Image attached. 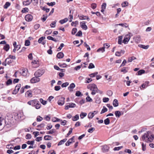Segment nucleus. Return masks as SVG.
<instances>
[{
    "mask_svg": "<svg viewBox=\"0 0 154 154\" xmlns=\"http://www.w3.org/2000/svg\"><path fill=\"white\" fill-rule=\"evenodd\" d=\"M95 66L94 64L92 63H90L88 67L89 69H92L94 68Z\"/></svg>",
    "mask_w": 154,
    "mask_h": 154,
    "instance_id": "54",
    "label": "nucleus"
},
{
    "mask_svg": "<svg viewBox=\"0 0 154 154\" xmlns=\"http://www.w3.org/2000/svg\"><path fill=\"white\" fill-rule=\"evenodd\" d=\"M128 3L126 1L124 2L122 4V5L123 7H125L126 6H128Z\"/></svg>",
    "mask_w": 154,
    "mask_h": 154,
    "instance_id": "34",
    "label": "nucleus"
},
{
    "mask_svg": "<svg viewBox=\"0 0 154 154\" xmlns=\"http://www.w3.org/2000/svg\"><path fill=\"white\" fill-rule=\"evenodd\" d=\"M27 69H24L22 70V71L20 72V73L23 76H26L27 74Z\"/></svg>",
    "mask_w": 154,
    "mask_h": 154,
    "instance_id": "19",
    "label": "nucleus"
},
{
    "mask_svg": "<svg viewBox=\"0 0 154 154\" xmlns=\"http://www.w3.org/2000/svg\"><path fill=\"white\" fill-rule=\"evenodd\" d=\"M74 137H73L69 139L68 141L66 143V146H69L70 144L72 143V142L74 140Z\"/></svg>",
    "mask_w": 154,
    "mask_h": 154,
    "instance_id": "15",
    "label": "nucleus"
},
{
    "mask_svg": "<svg viewBox=\"0 0 154 154\" xmlns=\"http://www.w3.org/2000/svg\"><path fill=\"white\" fill-rule=\"evenodd\" d=\"M26 143L28 144L33 145V144L34 143V140H32L31 141H27Z\"/></svg>",
    "mask_w": 154,
    "mask_h": 154,
    "instance_id": "59",
    "label": "nucleus"
},
{
    "mask_svg": "<svg viewBox=\"0 0 154 154\" xmlns=\"http://www.w3.org/2000/svg\"><path fill=\"white\" fill-rule=\"evenodd\" d=\"M57 56L59 59L62 58L63 57L64 54L63 52H60L57 54Z\"/></svg>",
    "mask_w": 154,
    "mask_h": 154,
    "instance_id": "18",
    "label": "nucleus"
},
{
    "mask_svg": "<svg viewBox=\"0 0 154 154\" xmlns=\"http://www.w3.org/2000/svg\"><path fill=\"white\" fill-rule=\"evenodd\" d=\"M84 45L85 46L86 48L87 49L88 51H90L91 50V48L85 42L84 43Z\"/></svg>",
    "mask_w": 154,
    "mask_h": 154,
    "instance_id": "52",
    "label": "nucleus"
},
{
    "mask_svg": "<svg viewBox=\"0 0 154 154\" xmlns=\"http://www.w3.org/2000/svg\"><path fill=\"white\" fill-rule=\"evenodd\" d=\"M113 105L114 107H117L119 105V103L118 100L115 99L114 100L113 102Z\"/></svg>",
    "mask_w": 154,
    "mask_h": 154,
    "instance_id": "20",
    "label": "nucleus"
},
{
    "mask_svg": "<svg viewBox=\"0 0 154 154\" xmlns=\"http://www.w3.org/2000/svg\"><path fill=\"white\" fill-rule=\"evenodd\" d=\"M11 5V4L9 2H7L4 6V8L7 9Z\"/></svg>",
    "mask_w": 154,
    "mask_h": 154,
    "instance_id": "32",
    "label": "nucleus"
},
{
    "mask_svg": "<svg viewBox=\"0 0 154 154\" xmlns=\"http://www.w3.org/2000/svg\"><path fill=\"white\" fill-rule=\"evenodd\" d=\"M68 20L67 18H66L64 19L61 20L59 21V23L61 24H62L66 22Z\"/></svg>",
    "mask_w": 154,
    "mask_h": 154,
    "instance_id": "23",
    "label": "nucleus"
},
{
    "mask_svg": "<svg viewBox=\"0 0 154 154\" xmlns=\"http://www.w3.org/2000/svg\"><path fill=\"white\" fill-rule=\"evenodd\" d=\"M32 137V136L31 134H27L26 136V138L27 139H30Z\"/></svg>",
    "mask_w": 154,
    "mask_h": 154,
    "instance_id": "56",
    "label": "nucleus"
},
{
    "mask_svg": "<svg viewBox=\"0 0 154 154\" xmlns=\"http://www.w3.org/2000/svg\"><path fill=\"white\" fill-rule=\"evenodd\" d=\"M126 67H123V68L121 70V71L122 72H123L124 73H125L127 72L128 71L126 69Z\"/></svg>",
    "mask_w": 154,
    "mask_h": 154,
    "instance_id": "60",
    "label": "nucleus"
},
{
    "mask_svg": "<svg viewBox=\"0 0 154 154\" xmlns=\"http://www.w3.org/2000/svg\"><path fill=\"white\" fill-rule=\"evenodd\" d=\"M75 87V84L74 83H72L68 87V89L70 92H72V89Z\"/></svg>",
    "mask_w": 154,
    "mask_h": 154,
    "instance_id": "13",
    "label": "nucleus"
},
{
    "mask_svg": "<svg viewBox=\"0 0 154 154\" xmlns=\"http://www.w3.org/2000/svg\"><path fill=\"white\" fill-rule=\"evenodd\" d=\"M45 72L44 69H38L34 73L35 76L38 77L41 76Z\"/></svg>",
    "mask_w": 154,
    "mask_h": 154,
    "instance_id": "4",
    "label": "nucleus"
},
{
    "mask_svg": "<svg viewBox=\"0 0 154 154\" xmlns=\"http://www.w3.org/2000/svg\"><path fill=\"white\" fill-rule=\"evenodd\" d=\"M40 101L43 105H45L47 104V101L44 100L42 98L40 99Z\"/></svg>",
    "mask_w": 154,
    "mask_h": 154,
    "instance_id": "36",
    "label": "nucleus"
},
{
    "mask_svg": "<svg viewBox=\"0 0 154 154\" xmlns=\"http://www.w3.org/2000/svg\"><path fill=\"white\" fill-rule=\"evenodd\" d=\"M82 32L80 30L76 34V36H82Z\"/></svg>",
    "mask_w": 154,
    "mask_h": 154,
    "instance_id": "51",
    "label": "nucleus"
},
{
    "mask_svg": "<svg viewBox=\"0 0 154 154\" xmlns=\"http://www.w3.org/2000/svg\"><path fill=\"white\" fill-rule=\"evenodd\" d=\"M82 64L81 65L78 66H77L75 67L74 69L76 71H77L79 69L81 68L82 67Z\"/></svg>",
    "mask_w": 154,
    "mask_h": 154,
    "instance_id": "58",
    "label": "nucleus"
},
{
    "mask_svg": "<svg viewBox=\"0 0 154 154\" xmlns=\"http://www.w3.org/2000/svg\"><path fill=\"white\" fill-rule=\"evenodd\" d=\"M67 140V139L65 138L63 139V140H61L60 142H59L58 143V146H60L63 144L64 143V142L66 141Z\"/></svg>",
    "mask_w": 154,
    "mask_h": 154,
    "instance_id": "25",
    "label": "nucleus"
},
{
    "mask_svg": "<svg viewBox=\"0 0 154 154\" xmlns=\"http://www.w3.org/2000/svg\"><path fill=\"white\" fill-rule=\"evenodd\" d=\"M65 98L61 97L58 101V104L60 106L63 105L65 103Z\"/></svg>",
    "mask_w": 154,
    "mask_h": 154,
    "instance_id": "5",
    "label": "nucleus"
},
{
    "mask_svg": "<svg viewBox=\"0 0 154 154\" xmlns=\"http://www.w3.org/2000/svg\"><path fill=\"white\" fill-rule=\"evenodd\" d=\"M107 94L109 96H111L112 94V92L110 90L107 91Z\"/></svg>",
    "mask_w": 154,
    "mask_h": 154,
    "instance_id": "64",
    "label": "nucleus"
},
{
    "mask_svg": "<svg viewBox=\"0 0 154 154\" xmlns=\"http://www.w3.org/2000/svg\"><path fill=\"white\" fill-rule=\"evenodd\" d=\"M154 139V135L150 131L146 132L142 135L140 138L141 140L146 142H152Z\"/></svg>",
    "mask_w": 154,
    "mask_h": 154,
    "instance_id": "1",
    "label": "nucleus"
},
{
    "mask_svg": "<svg viewBox=\"0 0 154 154\" xmlns=\"http://www.w3.org/2000/svg\"><path fill=\"white\" fill-rule=\"evenodd\" d=\"M109 147L107 145L103 146L102 148V151L104 152H107L109 150Z\"/></svg>",
    "mask_w": 154,
    "mask_h": 154,
    "instance_id": "16",
    "label": "nucleus"
},
{
    "mask_svg": "<svg viewBox=\"0 0 154 154\" xmlns=\"http://www.w3.org/2000/svg\"><path fill=\"white\" fill-rule=\"evenodd\" d=\"M12 83V81L11 79H9L6 82V84L7 85H8Z\"/></svg>",
    "mask_w": 154,
    "mask_h": 154,
    "instance_id": "50",
    "label": "nucleus"
},
{
    "mask_svg": "<svg viewBox=\"0 0 154 154\" xmlns=\"http://www.w3.org/2000/svg\"><path fill=\"white\" fill-rule=\"evenodd\" d=\"M52 32V31L50 29L47 30L45 32V33L47 35H49V34L51 33Z\"/></svg>",
    "mask_w": 154,
    "mask_h": 154,
    "instance_id": "62",
    "label": "nucleus"
},
{
    "mask_svg": "<svg viewBox=\"0 0 154 154\" xmlns=\"http://www.w3.org/2000/svg\"><path fill=\"white\" fill-rule=\"evenodd\" d=\"M56 22L55 21H54L52 22L50 24V26L51 27L54 28L55 26Z\"/></svg>",
    "mask_w": 154,
    "mask_h": 154,
    "instance_id": "63",
    "label": "nucleus"
},
{
    "mask_svg": "<svg viewBox=\"0 0 154 154\" xmlns=\"http://www.w3.org/2000/svg\"><path fill=\"white\" fill-rule=\"evenodd\" d=\"M56 4V3L55 2H51V3L48 2L47 3V4L49 6H53L54 5H55Z\"/></svg>",
    "mask_w": 154,
    "mask_h": 154,
    "instance_id": "46",
    "label": "nucleus"
},
{
    "mask_svg": "<svg viewBox=\"0 0 154 154\" xmlns=\"http://www.w3.org/2000/svg\"><path fill=\"white\" fill-rule=\"evenodd\" d=\"M81 94H82H82H81V93L79 91H77L75 93V95L76 96H78V97L80 96Z\"/></svg>",
    "mask_w": 154,
    "mask_h": 154,
    "instance_id": "55",
    "label": "nucleus"
},
{
    "mask_svg": "<svg viewBox=\"0 0 154 154\" xmlns=\"http://www.w3.org/2000/svg\"><path fill=\"white\" fill-rule=\"evenodd\" d=\"M105 51V49L103 47L99 48L97 51V52L101 51L102 52H103Z\"/></svg>",
    "mask_w": 154,
    "mask_h": 154,
    "instance_id": "43",
    "label": "nucleus"
},
{
    "mask_svg": "<svg viewBox=\"0 0 154 154\" xmlns=\"http://www.w3.org/2000/svg\"><path fill=\"white\" fill-rule=\"evenodd\" d=\"M52 138V137L50 135H46L44 137V139L45 140H51Z\"/></svg>",
    "mask_w": 154,
    "mask_h": 154,
    "instance_id": "27",
    "label": "nucleus"
},
{
    "mask_svg": "<svg viewBox=\"0 0 154 154\" xmlns=\"http://www.w3.org/2000/svg\"><path fill=\"white\" fill-rule=\"evenodd\" d=\"M21 85L20 84H18L16 86L15 89L19 91L20 88L21 87Z\"/></svg>",
    "mask_w": 154,
    "mask_h": 154,
    "instance_id": "41",
    "label": "nucleus"
},
{
    "mask_svg": "<svg viewBox=\"0 0 154 154\" xmlns=\"http://www.w3.org/2000/svg\"><path fill=\"white\" fill-rule=\"evenodd\" d=\"M104 124L106 125H108L110 123V120L108 118L104 120Z\"/></svg>",
    "mask_w": 154,
    "mask_h": 154,
    "instance_id": "35",
    "label": "nucleus"
},
{
    "mask_svg": "<svg viewBox=\"0 0 154 154\" xmlns=\"http://www.w3.org/2000/svg\"><path fill=\"white\" fill-rule=\"evenodd\" d=\"M26 97H27L30 98L32 96V94L31 91H29L26 92L25 94Z\"/></svg>",
    "mask_w": 154,
    "mask_h": 154,
    "instance_id": "10",
    "label": "nucleus"
},
{
    "mask_svg": "<svg viewBox=\"0 0 154 154\" xmlns=\"http://www.w3.org/2000/svg\"><path fill=\"white\" fill-rule=\"evenodd\" d=\"M87 115V114L85 112H82L80 114V116L81 118L82 119H83L84 117H85Z\"/></svg>",
    "mask_w": 154,
    "mask_h": 154,
    "instance_id": "31",
    "label": "nucleus"
},
{
    "mask_svg": "<svg viewBox=\"0 0 154 154\" xmlns=\"http://www.w3.org/2000/svg\"><path fill=\"white\" fill-rule=\"evenodd\" d=\"M36 76L32 78L30 80V82L32 83H34L39 82L40 81V79Z\"/></svg>",
    "mask_w": 154,
    "mask_h": 154,
    "instance_id": "6",
    "label": "nucleus"
},
{
    "mask_svg": "<svg viewBox=\"0 0 154 154\" xmlns=\"http://www.w3.org/2000/svg\"><path fill=\"white\" fill-rule=\"evenodd\" d=\"M77 31V29L76 28H73L72 31V35H74L75 34Z\"/></svg>",
    "mask_w": 154,
    "mask_h": 154,
    "instance_id": "48",
    "label": "nucleus"
},
{
    "mask_svg": "<svg viewBox=\"0 0 154 154\" xmlns=\"http://www.w3.org/2000/svg\"><path fill=\"white\" fill-rule=\"evenodd\" d=\"M134 41L137 43H139L141 40L140 37V36H137L134 37Z\"/></svg>",
    "mask_w": 154,
    "mask_h": 154,
    "instance_id": "11",
    "label": "nucleus"
},
{
    "mask_svg": "<svg viewBox=\"0 0 154 154\" xmlns=\"http://www.w3.org/2000/svg\"><path fill=\"white\" fill-rule=\"evenodd\" d=\"M136 59L135 57H131L129 58L128 59V62H131L133 60Z\"/></svg>",
    "mask_w": 154,
    "mask_h": 154,
    "instance_id": "38",
    "label": "nucleus"
},
{
    "mask_svg": "<svg viewBox=\"0 0 154 154\" xmlns=\"http://www.w3.org/2000/svg\"><path fill=\"white\" fill-rule=\"evenodd\" d=\"M69 83L68 82H66L63 83L61 85V87L62 88L65 87L69 85Z\"/></svg>",
    "mask_w": 154,
    "mask_h": 154,
    "instance_id": "49",
    "label": "nucleus"
},
{
    "mask_svg": "<svg viewBox=\"0 0 154 154\" xmlns=\"http://www.w3.org/2000/svg\"><path fill=\"white\" fill-rule=\"evenodd\" d=\"M123 114V112L122 113H121V112L119 111H115V115L116 117H118V118L121 115H122Z\"/></svg>",
    "mask_w": 154,
    "mask_h": 154,
    "instance_id": "17",
    "label": "nucleus"
},
{
    "mask_svg": "<svg viewBox=\"0 0 154 154\" xmlns=\"http://www.w3.org/2000/svg\"><path fill=\"white\" fill-rule=\"evenodd\" d=\"M81 26L83 29L86 30L87 29V26L85 24V23L84 21H83L80 23Z\"/></svg>",
    "mask_w": 154,
    "mask_h": 154,
    "instance_id": "14",
    "label": "nucleus"
},
{
    "mask_svg": "<svg viewBox=\"0 0 154 154\" xmlns=\"http://www.w3.org/2000/svg\"><path fill=\"white\" fill-rule=\"evenodd\" d=\"M10 48L9 45L8 44H6L4 46L3 49L6 51H8Z\"/></svg>",
    "mask_w": 154,
    "mask_h": 154,
    "instance_id": "29",
    "label": "nucleus"
},
{
    "mask_svg": "<svg viewBox=\"0 0 154 154\" xmlns=\"http://www.w3.org/2000/svg\"><path fill=\"white\" fill-rule=\"evenodd\" d=\"M79 115L77 114L75 116L72 117V120L74 121H76L79 119Z\"/></svg>",
    "mask_w": 154,
    "mask_h": 154,
    "instance_id": "26",
    "label": "nucleus"
},
{
    "mask_svg": "<svg viewBox=\"0 0 154 154\" xmlns=\"http://www.w3.org/2000/svg\"><path fill=\"white\" fill-rule=\"evenodd\" d=\"M97 74H98V72H96L94 73L90 74L89 75V76L91 77H95L96 75Z\"/></svg>",
    "mask_w": 154,
    "mask_h": 154,
    "instance_id": "57",
    "label": "nucleus"
},
{
    "mask_svg": "<svg viewBox=\"0 0 154 154\" xmlns=\"http://www.w3.org/2000/svg\"><path fill=\"white\" fill-rule=\"evenodd\" d=\"M45 37H42L40 38L38 40V42L39 43H41L42 42V41L45 39Z\"/></svg>",
    "mask_w": 154,
    "mask_h": 154,
    "instance_id": "44",
    "label": "nucleus"
},
{
    "mask_svg": "<svg viewBox=\"0 0 154 154\" xmlns=\"http://www.w3.org/2000/svg\"><path fill=\"white\" fill-rule=\"evenodd\" d=\"M45 124L44 123H42L41 124L38 125L37 126L38 127V128L37 129V130L38 131H40L41 130L42 128L44 127L45 126Z\"/></svg>",
    "mask_w": 154,
    "mask_h": 154,
    "instance_id": "24",
    "label": "nucleus"
},
{
    "mask_svg": "<svg viewBox=\"0 0 154 154\" xmlns=\"http://www.w3.org/2000/svg\"><path fill=\"white\" fill-rule=\"evenodd\" d=\"M5 62H7V63L9 64L11 63L12 62L11 60L9 58H7L5 59Z\"/></svg>",
    "mask_w": 154,
    "mask_h": 154,
    "instance_id": "37",
    "label": "nucleus"
},
{
    "mask_svg": "<svg viewBox=\"0 0 154 154\" xmlns=\"http://www.w3.org/2000/svg\"><path fill=\"white\" fill-rule=\"evenodd\" d=\"M87 88L92 91L91 93L92 95L95 94L97 91V87L95 84L89 85L87 86Z\"/></svg>",
    "mask_w": 154,
    "mask_h": 154,
    "instance_id": "3",
    "label": "nucleus"
},
{
    "mask_svg": "<svg viewBox=\"0 0 154 154\" xmlns=\"http://www.w3.org/2000/svg\"><path fill=\"white\" fill-rule=\"evenodd\" d=\"M26 1L23 2V5L27 6L29 5L32 2V0H26Z\"/></svg>",
    "mask_w": 154,
    "mask_h": 154,
    "instance_id": "12",
    "label": "nucleus"
},
{
    "mask_svg": "<svg viewBox=\"0 0 154 154\" xmlns=\"http://www.w3.org/2000/svg\"><path fill=\"white\" fill-rule=\"evenodd\" d=\"M109 100V99L108 98L104 97L103 98V100L104 102L106 103L108 102Z\"/></svg>",
    "mask_w": 154,
    "mask_h": 154,
    "instance_id": "61",
    "label": "nucleus"
},
{
    "mask_svg": "<svg viewBox=\"0 0 154 154\" xmlns=\"http://www.w3.org/2000/svg\"><path fill=\"white\" fill-rule=\"evenodd\" d=\"M130 38L129 35H126L123 41V43H124L125 44H127L130 40Z\"/></svg>",
    "mask_w": 154,
    "mask_h": 154,
    "instance_id": "9",
    "label": "nucleus"
},
{
    "mask_svg": "<svg viewBox=\"0 0 154 154\" xmlns=\"http://www.w3.org/2000/svg\"><path fill=\"white\" fill-rule=\"evenodd\" d=\"M108 111V109L105 106H103V108L102 109L101 112L100 114H102L103 113L106 112Z\"/></svg>",
    "mask_w": 154,
    "mask_h": 154,
    "instance_id": "28",
    "label": "nucleus"
},
{
    "mask_svg": "<svg viewBox=\"0 0 154 154\" xmlns=\"http://www.w3.org/2000/svg\"><path fill=\"white\" fill-rule=\"evenodd\" d=\"M33 18L32 16L30 14H28L25 16V19L26 21H30Z\"/></svg>",
    "mask_w": 154,
    "mask_h": 154,
    "instance_id": "8",
    "label": "nucleus"
},
{
    "mask_svg": "<svg viewBox=\"0 0 154 154\" xmlns=\"http://www.w3.org/2000/svg\"><path fill=\"white\" fill-rule=\"evenodd\" d=\"M69 104V103H68ZM76 106L75 103H69V105H66L65 107V109L66 110L68 109L69 108H74Z\"/></svg>",
    "mask_w": 154,
    "mask_h": 154,
    "instance_id": "7",
    "label": "nucleus"
},
{
    "mask_svg": "<svg viewBox=\"0 0 154 154\" xmlns=\"http://www.w3.org/2000/svg\"><path fill=\"white\" fill-rule=\"evenodd\" d=\"M95 115V114L94 113H92V112H90L88 115V117L89 119H92Z\"/></svg>",
    "mask_w": 154,
    "mask_h": 154,
    "instance_id": "30",
    "label": "nucleus"
},
{
    "mask_svg": "<svg viewBox=\"0 0 154 154\" xmlns=\"http://www.w3.org/2000/svg\"><path fill=\"white\" fill-rule=\"evenodd\" d=\"M13 46L14 48H17V50L19 49L21 47L20 45H17V43L16 42H14L13 44Z\"/></svg>",
    "mask_w": 154,
    "mask_h": 154,
    "instance_id": "21",
    "label": "nucleus"
},
{
    "mask_svg": "<svg viewBox=\"0 0 154 154\" xmlns=\"http://www.w3.org/2000/svg\"><path fill=\"white\" fill-rule=\"evenodd\" d=\"M64 46V44L61 43L60 44V46L57 49V51H60Z\"/></svg>",
    "mask_w": 154,
    "mask_h": 154,
    "instance_id": "45",
    "label": "nucleus"
},
{
    "mask_svg": "<svg viewBox=\"0 0 154 154\" xmlns=\"http://www.w3.org/2000/svg\"><path fill=\"white\" fill-rule=\"evenodd\" d=\"M122 36L119 37L118 43L119 44L121 45L122 44Z\"/></svg>",
    "mask_w": 154,
    "mask_h": 154,
    "instance_id": "40",
    "label": "nucleus"
},
{
    "mask_svg": "<svg viewBox=\"0 0 154 154\" xmlns=\"http://www.w3.org/2000/svg\"><path fill=\"white\" fill-rule=\"evenodd\" d=\"M86 99L87 102H92V99L89 96H88L86 98Z\"/></svg>",
    "mask_w": 154,
    "mask_h": 154,
    "instance_id": "47",
    "label": "nucleus"
},
{
    "mask_svg": "<svg viewBox=\"0 0 154 154\" xmlns=\"http://www.w3.org/2000/svg\"><path fill=\"white\" fill-rule=\"evenodd\" d=\"M27 104L30 105H32L36 109H39L41 107V104L39 101L36 99L30 100L27 102Z\"/></svg>",
    "mask_w": 154,
    "mask_h": 154,
    "instance_id": "2",
    "label": "nucleus"
},
{
    "mask_svg": "<svg viewBox=\"0 0 154 154\" xmlns=\"http://www.w3.org/2000/svg\"><path fill=\"white\" fill-rule=\"evenodd\" d=\"M145 72V71L144 70H140L137 72L138 75H141L142 74L144 73Z\"/></svg>",
    "mask_w": 154,
    "mask_h": 154,
    "instance_id": "42",
    "label": "nucleus"
},
{
    "mask_svg": "<svg viewBox=\"0 0 154 154\" xmlns=\"http://www.w3.org/2000/svg\"><path fill=\"white\" fill-rule=\"evenodd\" d=\"M55 130L54 129H52L48 131L47 133L48 134H51L55 133Z\"/></svg>",
    "mask_w": 154,
    "mask_h": 154,
    "instance_id": "39",
    "label": "nucleus"
},
{
    "mask_svg": "<svg viewBox=\"0 0 154 154\" xmlns=\"http://www.w3.org/2000/svg\"><path fill=\"white\" fill-rule=\"evenodd\" d=\"M58 65L60 67L62 68L66 67L67 66V65L65 63H58Z\"/></svg>",
    "mask_w": 154,
    "mask_h": 154,
    "instance_id": "33",
    "label": "nucleus"
},
{
    "mask_svg": "<svg viewBox=\"0 0 154 154\" xmlns=\"http://www.w3.org/2000/svg\"><path fill=\"white\" fill-rule=\"evenodd\" d=\"M138 46L142 48L146 49L148 48L149 47V45H138Z\"/></svg>",
    "mask_w": 154,
    "mask_h": 154,
    "instance_id": "22",
    "label": "nucleus"
},
{
    "mask_svg": "<svg viewBox=\"0 0 154 154\" xmlns=\"http://www.w3.org/2000/svg\"><path fill=\"white\" fill-rule=\"evenodd\" d=\"M30 42L29 40H26L25 41V45L26 46H28L29 45Z\"/></svg>",
    "mask_w": 154,
    "mask_h": 154,
    "instance_id": "53",
    "label": "nucleus"
}]
</instances>
